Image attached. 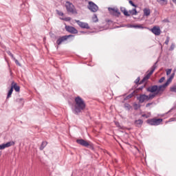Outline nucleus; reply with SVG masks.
I'll list each match as a JSON object with an SVG mask.
<instances>
[{
    "label": "nucleus",
    "instance_id": "f3484780",
    "mask_svg": "<svg viewBox=\"0 0 176 176\" xmlns=\"http://www.w3.org/2000/svg\"><path fill=\"white\" fill-rule=\"evenodd\" d=\"M166 87L167 86L166 84H163L162 85L158 86V91H157V93L158 94H162L163 91H164V90H166Z\"/></svg>",
    "mask_w": 176,
    "mask_h": 176
},
{
    "label": "nucleus",
    "instance_id": "f704fd0d",
    "mask_svg": "<svg viewBox=\"0 0 176 176\" xmlns=\"http://www.w3.org/2000/svg\"><path fill=\"white\" fill-rule=\"evenodd\" d=\"M129 3H130L131 6H133V8H137V5H135L133 1L129 0Z\"/></svg>",
    "mask_w": 176,
    "mask_h": 176
},
{
    "label": "nucleus",
    "instance_id": "a18cd8bd",
    "mask_svg": "<svg viewBox=\"0 0 176 176\" xmlns=\"http://www.w3.org/2000/svg\"><path fill=\"white\" fill-rule=\"evenodd\" d=\"M142 118H145L146 119H148V118H149V116H148L146 114H142Z\"/></svg>",
    "mask_w": 176,
    "mask_h": 176
},
{
    "label": "nucleus",
    "instance_id": "6e6552de",
    "mask_svg": "<svg viewBox=\"0 0 176 176\" xmlns=\"http://www.w3.org/2000/svg\"><path fill=\"white\" fill-rule=\"evenodd\" d=\"M137 100L139 101L140 104H142L143 102H145V101H148V95L145 94H139L137 97Z\"/></svg>",
    "mask_w": 176,
    "mask_h": 176
},
{
    "label": "nucleus",
    "instance_id": "4c0bfd02",
    "mask_svg": "<svg viewBox=\"0 0 176 176\" xmlns=\"http://www.w3.org/2000/svg\"><path fill=\"white\" fill-rule=\"evenodd\" d=\"M6 148V145L5 144H0V151H2Z\"/></svg>",
    "mask_w": 176,
    "mask_h": 176
},
{
    "label": "nucleus",
    "instance_id": "aec40b11",
    "mask_svg": "<svg viewBox=\"0 0 176 176\" xmlns=\"http://www.w3.org/2000/svg\"><path fill=\"white\" fill-rule=\"evenodd\" d=\"M143 13H144V16H146V17L151 16V9L147 8H144Z\"/></svg>",
    "mask_w": 176,
    "mask_h": 176
},
{
    "label": "nucleus",
    "instance_id": "79ce46f5",
    "mask_svg": "<svg viewBox=\"0 0 176 176\" xmlns=\"http://www.w3.org/2000/svg\"><path fill=\"white\" fill-rule=\"evenodd\" d=\"M172 71H173V69H168L166 70V75H170V74H171Z\"/></svg>",
    "mask_w": 176,
    "mask_h": 176
},
{
    "label": "nucleus",
    "instance_id": "dca6fc26",
    "mask_svg": "<svg viewBox=\"0 0 176 176\" xmlns=\"http://www.w3.org/2000/svg\"><path fill=\"white\" fill-rule=\"evenodd\" d=\"M142 124H144V121L141 119L134 121V125L135 126V127L141 128L142 127Z\"/></svg>",
    "mask_w": 176,
    "mask_h": 176
},
{
    "label": "nucleus",
    "instance_id": "e433bc0d",
    "mask_svg": "<svg viewBox=\"0 0 176 176\" xmlns=\"http://www.w3.org/2000/svg\"><path fill=\"white\" fill-rule=\"evenodd\" d=\"M146 85L144 84V85H142L141 87H140L139 88H138L136 89V91H138L140 90H143L144 89V87H146Z\"/></svg>",
    "mask_w": 176,
    "mask_h": 176
},
{
    "label": "nucleus",
    "instance_id": "c756f323",
    "mask_svg": "<svg viewBox=\"0 0 176 176\" xmlns=\"http://www.w3.org/2000/svg\"><path fill=\"white\" fill-rule=\"evenodd\" d=\"M13 60L14 61L16 65H18L19 67H21V63L19 62V60L16 59V58H14Z\"/></svg>",
    "mask_w": 176,
    "mask_h": 176
},
{
    "label": "nucleus",
    "instance_id": "a878e982",
    "mask_svg": "<svg viewBox=\"0 0 176 176\" xmlns=\"http://www.w3.org/2000/svg\"><path fill=\"white\" fill-rule=\"evenodd\" d=\"M12 94H13V87H11L8 92L7 99L10 98V97H12Z\"/></svg>",
    "mask_w": 176,
    "mask_h": 176
},
{
    "label": "nucleus",
    "instance_id": "20e7f679",
    "mask_svg": "<svg viewBox=\"0 0 176 176\" xmlns=\"http://www.w3.org/2000/svg\"><path fill=\"white\" fill-rule=\"evenodd\" d=\"M162 122H163L162 118H151L146 120L147 124L150 126H159Z\"/></svg>",
    "mask_w": 176,
    "mask_h": 176
},
{
    "label": "nucleus",
    "instance_id": "a211bd4d",
    "mask_svg": "<svg viewBox=\"0 0 176 176\" xmlns=\"http://www.w3.org/2000/svg\"><path fill=\"white\" fill-rule=\"evenodd\" d=\"M11 87H12V90L14 89L15 90V91H16V93H19V91H20V86L17 85V83H16L14 81H12V82L11 84Z\"/></svg>",
    "mask_w": 176,
    "mask_h": 176
},
{
    "label": "nucleus",
    "instance_id": "37998d69",
    "mask_svg": "<svg viewBox=\"0 0 176 176\" xmlns=\"http://www.w3.org/2000/svg\"><path fill=\"white\" fill-rule=\"evenodd\" d=\"M125 107L129 109H131V106L129 103L125 104Z\"/></svg>",
    "mask_w": 176,
    "mask_h": 176
},
{
    "label": "nucleus",
    "instance_id": "de8ad7c7",
    "mask_svg": "<svg viewBox=\"0 0 176 176\" xmlns=\"http://www.w3.org/2000/svg\"><path fill=\"white\" fill-rule=\"evenodd\" d=\"M174 75H175L174 73L172 74L169 78H170V79H173V78H174Z\"/></svg>",
    "mask_w": 176,
    "mask_h": 176
},
{
    "label": "nucleus",
    "instance_id": "72a5a7b5",
    "mask_svg": "<svg viewBox=\"0 0 176 176\" xmlns=\"http://www.w3.org/2000/svg\"><path fill=\"white\" fill-rule=\"evenodd\" d=\"M16 102H21L22 105L24 104V101L23 100V98H18L16 99Z\"/></svg>",
    "mask_w": 176,
    "mask_h": 176
},
{
    "label": "nucleus",
    "instance_id": "393cba45",
    "mask_svg": "<svg viewBox=\"0 0 176 176\" xmlns=\"http://www.w3.org/2000/svg\"><path fill=\"white\" fill-rule=\"evenodd\" d=\"M157 2L160 3V5H162V6H164L167 5L168 1L167 0H157Z\"/></svg>",
    "mask_w": 176,
    "mask_h": 176
},
{
    "label": "nucleus",
    "instance_id": "b1692460",
    "mask_svg": "<svg viewBox=\"0 0 176 176\" xmlns=\"http://www.w3.org/2000/svg\"><path fill=\"white\" fill-rule=\"evenodd\" d=\"M128 13H130V14H131L132 16H137V14H138V12L135 8H133V10H130Z\"/></svg>",
    "mask_w": 176,
    "mask_h": 176
},
{
    "label": "nucleus",
    "instance_id": "4be33fe9",
    "mask_svg": "<svg viewBox=\"0 0 176 176\" xmlns=\"http://www.w3.org/2000/svg\"><path fill=\"white\" fill-rule=\"evenodd\" d=\"M134 94H135V91H133L132 93H131L129 95L126 96L124 100V101L127 100H130V98H133V97H134Z\"/></svg>",
    "mask_w": 176,
    "mask_h": 176
},
{
    "label": "nucleus",
    "instance_id": "7ed1b4c3",
    "mask_svg": "<svg viewBox=\"0 0 176 176\" xmlns=\"http://www.w3.org/2000/svg\"><path fill=\"white\" fill-rule=\"evenodd\" d=\"M157 63L158 61H156L154 65L151 67V71H148L147 74L143 78V79L142 80H140V83H144V82H146V80H148V79H149V78H151V76L152 75V74H153V72H155V70L156 69V68H157Z\"/></svg>",
    "mask_w": 176,
    "mask_h": 176
},
{
    "label": "nucleus",
    "instance_id": "5701e85b",
    "mask_svg": "<svg viewBox=\"0 0 176 176\" xmlns=\"http://www.w3.org/2000/svg\"><path fill=\"white\" fill-rule=\"evenodd\" d=\"M47 146V142H46V141L42 142V143L39 147L40 151H43V149H45V148H46Z\"/></svg>",
    "mask_w": 176,
    "mask_h": 176
},
{
    "label": "nucleus",
    "instance_id": "473e14b6",
    "mask_svg": "<svg viewBox=\"0 0 176 176\" xmlns=\"http://www.w3.org/2000/svg\"><path fill=\"white\" fill-rule=\"evenodd\" d=\"M140 108H141V106H140V104H137V103H135V104H134V109H135V111H137V109H140Z\"/></svg>",
    "mask_w": 176,
    "mask_h": 176
},
{
    "label": "nucleus",
    "instance_id": "ddd939ff",
    "mask_svg": "<svg viewBox=\"0 0 176 176\" xmlns=\"http://www.w3.org/2000/svg\"><path fill=\"white\" fill-rule=\"evenodd\" d=\"M146 91H148V93H157L158 86L157 85L150 86L146 88Z\"/></svg>",
    "mask_w": 176,
    "mask_h": 176
},
{
    "label": "nucleus",
    "instance_id": "c85d7f7f",
    "mask_svg": "<svg viewBox=\"0 0 176 176\" xmlns=\"http://www.w3.org/2000/svg\"><path fill=\"white\" fill-rule=\"evenodd\" d=\"M7 54H8V56H10L12 60H14V55H13V54H12V52L10 51H7L6 52Z\"/></svg>",
    "mask_w": 176,
    "mask_h": 176
},
{
    "label": "nucleus",
    "instance_id": "39448f33",
    "mask_svg": "<svg viewBox=\"0 0 176 176\" xmlns=\"http://www.w3.org/2000/svg\"><path fill=\"white\" fill-rule=\"evenodd\" d=\"M88 9L93 13H96L98 10V6H97L94 2L89 1L88 5Z\"/></svg>",
    "mask_w": 176,
    "mask_h": 176
},
{
    "label": "nucleus",
    "instance_id": "9b49d317",
    "mask_svg": "<svg viewBox=\"0 0 176 176\" xmlns=\"http://www.w3.org/2000/svg\"><path fill=\"white\" fill-rule=\"evenodd\" d=\"M128 28H140V30H149V28L142 26V25H132V24H128L126 25Z\"/></svg>",
    "mask_w": 176,
    "mask_h": 176
},
{
    "label": "nucleus",
    "instance_id": "58836bf2",
    "mask_svg": "<svg viewBox=\"0 0 176 176\" xmlns=\"http://www.w3.org/2000/svg\"><path fill=\"white\" fill-rule=\"evenodd\" d=\"M168 42H170V36H166V39L164 42L165 45H168Z\"/></svg>",
    "mask_w": 176,
    "mask_h": 176
},
{
    "label": "nucleus",
    "instance_id": "1a4fd4ad",
    "mask_svg": "<svg viewBox=\"0 0 176 176\" xmlns=\"http://www.w3.org/2000/svg\"><path fill=\"white\" fill-rule=\"evenodd\" d=\"M147 30L152 32V33L154 34V35H156V36L160 35V34L162 32V30H160V27H159V26H154L151 29L148 28V29H147Z\"/></svg>",
    "mask_w": 176,
    "mask_h": 176
},
{
    "label": "nucleus",
    "instance_id": "49530a36",
    "mask_svg": "<svg viewBox=\"0 0 176 176\" xmlns=\"http://www.w3.org/2000/svg\"><path fill=\"white\" fill-rule=\"evenodd\" d=\"M175 118H171L169 119V122H175Z\"/></svg>",
    "mask_w": 176,
    "mask_h": 176
},
{
    "label": "nucleus",
    "instance_id": "3c124183",
    "mask_svg": "<svg viewBox=\"0 0 176 176\" xmlns=\"http://www.w3.org/2000/svg\"><path fill=\"white\" fill-rule=\"evenodd\" d=\"M116 125L117 126H119V122H116Z\"/></svg>",
    "mask_w": 176,
    "mask_h": 176
},
{
    "label": "nucleus",
    "instance_id": "7c9ffc66",
    "mask_svg": "<svg viewBox=\"0 0 176 176\" xmlns=\"http://www.w3.org/2000/svg\"><path fill=\"white\" fill-rule=\"evenodd\" d=\"M174 49H175V44L174 43H173L169 48V50L170 52H173V50H174Z\"/></svg>",
    "mask_w": 176,
    "mask_h": 176
},
{
    "label": "nucleus",
    "instance_id": "4468645a",
    "mask_svg": "<svg viewBox=\"0 0 176 176\" xmlns=\"http://www.w3.org/2000/svg\"><path fill=\"white\" fill-rule=\"evenodd\" d=\"M65 30L67 32H70V34H78V30L74 28L73 26H65Z\"/></svg>",
    "mask_w": 176,
    "mask_h": 176
},
{
    "label": "nucleus",
    "instance_id": "0eeeda50",
    "mask_svg": "<svg viewBox=\"0 0 176 176\" xmlns=\"http://www.w3.org/2000/svg\"><path fill=\"white\" fill-rule=\"evenodd\" d=\"M108 10H109L110 14H112V16H115V17L120 16V12L119 11V9L109 8Z\"/></svg>",
    "mask_w": 176,
    "mask_h": 176
},
{
    "label": "nucleus",
    "instance_id": "8fccbe9b",
    "mask_svg": "<svg viewBox=\"0 0 176 176\" xmlns=\"http://www.w3.org/2000/svg\"><path fill=\"white\" fill-rule=\"evenodd\" d=\"M172 1L173 2V3H175L176 5V0H172Z\"/></svg>",
    "mask_w": 176,
    "mask_h": 176
},
{
    "label": "nucleus",
    "instance_id": "cd10ccee",
    "mask_svg": "<svg viewBox=\"0 0 176 176\" xmlns=\"http://www.w3.org/2000/svg\"><path fill=\"white\" fill-rule=\"evenodd\" d=\"M92 20L94 23H97L98 21V18L97 17V14H94L92 16Z\"/></svg>",
    "mask_w": 176,
    "mask_h": 176
},
{
    "label": "nucleus",
    "instance_id": "6ab92c4d",
    "mask_svg": "<svg viewBox=\"0 0 176 176\" xmlns=\"http://www.w3.org/2000/svg\"><path fill=\"white\" fill-rule=\"evenodd\" d=\"M120 11L122 12V13H123V14L124 16H126V17H130V14H129V11H127V10H126V8L124 7H120Z\"/></svg>",
    "mask_w": 176,
    "mask_h": 176
},
{
    "label": "nucleus",
    "instance_id": "c03bdc74",
    "mask_svg": "<svg viewBox=\"0 0 176 176\" xmlns=\"http://www.w3.org/2000/svg\"><path fill=\"white\" fill-rule=\"evenodd\" d=\"M153 102H150V103H147L146 104V108H149V107H151V105H153Z\"/></svg>",
    "mask_w": 176,
    "mask_h": 176
},
{
    "label": "nucleus",
    "instance_id": "412c9836",
    "mask_svg": "<svg viewBox=\"0 0 176 176\" xmlns=\"http://www.w3.org/2000/svg\"><path fill=\"white\" fill-rule=\"evenodd\" d=\"M157 94H159L157 92H155V93L149 94L148 95H147L148 101H149V100H153V98L155 97H156V96H157Z\"/></svg>",
    "mask_w": 176,
    "mask_h": 176
},
{
    "label": "nucleus",
    "instance_id": "bb28decb",
    "mask_svg": "<svg viewBox=\"0 0 176 176\" xmlns=\"http://www.w3.org/2000/svg\"><path fill=\"white\" fill-rule=\"evenodd\" d=\"M6 144V148H9L10 146H12V145H14V142H8Z\"/></svg>",
    "mask_w": 176,
    "mask_h": 176
},
{
    "label": "nucleus",
    "instance_id": "9d476101",
    "mask_svg": "<svg viewBox=\"0 0 176 176\" xmlns=\"http://www.w3.org/2000/svg\"><path fill=\"white\" fill-rule=\"evenodd\" d=\"M76 143L79 145H81L82 146H85V148H89L90 146V144L89 142L83 139H78L76 140Z\"/></svg>",
    "mask_w": 176,
    "mask_h": 176
},
{
    "label": "nucleus",
    "instance_id": "09e8293b",
    "mask_svg": "<svg viewBox=\"0 0 176 176\" xmlns=\"http://www.w3.org/2000/svg\"><path fill=\"white\" fill-rule=\"evenodd\" d=\"M80 33H81V34H87V32H83V31H81Z\"/></svg>",
    "mask_w": 176,
    "mask_h": 176
},
{
    "label": "nucleus",
    "instance_id": "2f4dec72",
    "mask_svg": "<svg viewBox=\"0 0 176 176\" xmlns=\"http://www.w3.org/2000/svg\"><path fill=\"white\" fill-rule=\"evenodd\" d=\"M173 79H171L170 78H169L167 81L164 83L166 85V86L167 87L168 85H170V83H171Z\"/></svg>",
    "mask_w": 176,
    "mask_h": 176
},
{
    "label": "nucleus",
    "instance_id": "c9c22d12",
    "mask_svg": "<svg viewBox=\"0 0 176 176\" xmlns=\"http://www.w3.org/2000/svg\"><path fill=\"white\" fill-rule=\"evenodd\" d=\"M56 12L58 14V16H64V12H63L58 10H56Z\"/></svg>",
    "mask_w": 176,
    "mask_h": 176
},
{
    "label": "nucleus",
    "instance_id": "ea45409f",
    "mask_svg": "<svg viewBox=\"0 0 176 176\" xmlns=\"http://www.w3.org/2000/svg\"><path fill=\"white\" fill-rule=\"evenodd\" d=\"M61 20H64V21H71V17L62 18Z\"/></svg>",
    "mask_w": 176,
    "mask_h": 176
},
{
    "label": "nucleus",
    "instance_id": "a19ab883",
    "mask_svg": "<svg viewBox=\"0 0 176 176\" xmlns=\"http://www.w3.org/2000/svg\"><path fill=\"white\" fill-rule=\"evenodd\" d=\"M166 79L165 77H162L160 80H159V83H163V82H164V80Z\"/></svg>",
    "mask_w": 176,
    "mask_h": 176
},
{
    "label": "nucleus",
    "instance_id": "f03ea898",
    "mask_svg": "<svg viewBox=\"0 0 176 176\" xmlns=\"http://www.w3.org/2000/svg\"><path fill=\"white\" fill-rule=\"evenodd\" d=\"M65 8L67 13H72V14H78V11H76V8L75 6L70 1H66Z\"/></svg>",
    "mask_w": 176,
    "mask_h": 176
},
{
    "label": "nucleus",
    "instance_id": "2eb2a0df",
    "mask_svg": "<svg viewBox=\"0 0 176 176\" xmlns=\"http://www.w3.org/2000/svg\"><path fill=\"white\" fill-rule=\"evenodd\" d=\"M140 80V76L136 78V80L134 81V83L135 84L131 89L129 90V91H131V90H134V89H137L138 87V86H140V85H142V83H141V81Z\"/></svg>",
    "mask_w": 176,
    "mask_h": 176
},
{
    "label": "nucleus",
    "instance_id": "f8f14e48",
    "mask_svg": "<svg viewBox=\"0 0 176 176\" xmlns=\"http://www.w3.org/2000/svg\"><path fill=\"white\" fill-rule=\"evenodd\" d=\"M76 23L80 28H85V30H90V26H89V23L82 22L80 21H76Z\"/></svg>",
    "mask_w": 176,
    "mask_h": 176
},
{
    "label": "nucleus",
    "instance_id": "423d86ee",
    "mask_svg": "<svg viewBox=\"0 0 176 176\" xmlns=\"http://www.w3.org/2000/svg\"><path fill=\"white\" fill-rule=\"evenodd\" d=\"M71 37H74V35L69 34V35L60 36L56 41V45H58V46H60L62 42L67 41L68 38H71Z\"/></svg>",
    "mask_w": 176,
    "mask_h": 176
},
{
    "label": "nucleus",
    "instance_id": "f257e3e1",
    "mask_svg": "<svg viewBox=\"0 0 176 176\" xmlns=\"http://www.w3.org/2000/svg\"><path fill=\"white\" fill-rule=\"evenodd\" d=\"M74 101L76 104L73 112L75 115H79L82 111L86 109V103L80 96L76 97Z\"/></svg>",
    "mask_w": 176,
    "mask_h": 176
}]
</instances>
